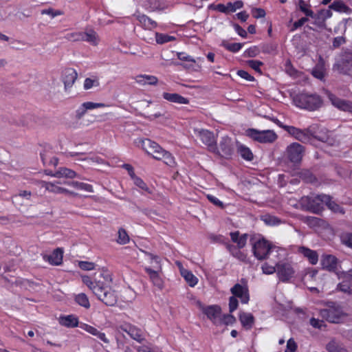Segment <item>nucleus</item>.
<instances>
[{
  "mask_svg": "<svg viewBox=\"0 0 352 352\" xmlns=\"http://www.w3.org/2000/svg\"><path fill=\"white\" fill-rule=\"evenodd\" d=\"M82 281L106 305L113 306L116 304L117 296L109 285L112 281L109 272L102 270L96 273L94 276H82Z\"/></svg>",
  "mask_w": 352,
  "mask_h": 352,
  "instance_id": "1",
  "label": "nucleus"
},
{
  "mask_svg": "<svg viewBox=\"0 0 352 352\" xmlns=\"http://www.w3.org/2000/svg\"><path fill=\"white\" fill-rule=\"evenodd\" d=\"M138 145L145 152L153 156L157 160H162L166 165L173 167L175 164L174 157L168 151L163 149L157 143L150 139H139Z\"/></svg>",
  "mask_w": 352,
  "mask_h": 352,
  "instance_id": "2",
  "label": "nucleus"
},
{
  "mask_svg": "<svg viewBox=\"0 0 352 352\" xmlns=\"http://www.w3.org/2000/svg\"><path fill=\"white\" fill-rule=\"evenodd\" d=\"M294 102L296 107L314 111L320 107L322 100L317 94L300 93L294 96Z\"/></svg>",
  "mask_w": 352,
  "mask_h": 352,
  "instance_id": "3",
  "label": "nucleus"
},
{
  "mask_svg": "<svg viewBox=\"0 0 352 352\" xmlns=\"http://www.w3.org/2000/svg\"><path fill=\"white\" fill-rule=\"evenodd\" d=\"M230 292L233 296L229 299V311L232 313L238 307L239 302L236 298H239L242 303L247 304L250 300V296L248 287L239 283L235 284L230 289Z\"/></svg>",
  "mask_w": 352,
  "mask_h": 352,
  "instance_id": "4",
  "label": "nucleus"
},
{
  "mask_svg": "<svg viewBox=\"0 0 352 352\" xmlns=\"http://www.w3.org/2000/svg\"><path fill=\"white\" fill-rule=\"evenodd\" d=\"M252 251L257 259L264 260L270 253H278L279 248L264 239H259L252 243Z\"/></svg>",
  "mask_w": 352,
  "mask_h": 352,
  "instance_id": "5",
  "label": "nucleus"
},
{
  "mask_svg": "<svg viewBox=\"0 0 352 352\" xmlns=\"http://www.w3.org/2000/svg\"><path fill=\"white\" fill-rule=\"evenodd\" d=\"M323 196H326V195L302 197L300 200V205L302 210L318 214L322 211V205L324 204L322 197Z\"/></svg>",
  "mask_w": 352,
  "mask_h": 352,
  "instance_id": "6",
  "label": "nucleus"
},
{
  "mask_svg": "<svg viewBox=\"0 0 352 352\" xmlns=\"http://www.w3.org/2000/svg\"><path fill=\"white\" fill-rule=\"evenodd\" d=\"M245 135L254 141L262 144H270L275 142L278 138L273 130L259 131L255 129H248Z\"/></svg>",
  "mask_w": 352,
  "mask_h": 352,
  "instance_id": "7",
  "label": "nucleus"
},
{
  "mask_svg": "<svg viewBox=\"0 0 352 352\" xmlns=\"http://www.w3.org/2000/svg\"><path fill=\"white\" fill-rule=\"evenodd\" d=\"M272 120L296 140L303 143H308L312 140V133L308 129L302 130L293 126L284 125L277 119H272Z\"/></svg>",
  "mask_w": 352,
  "mask_h": 352,
  "instance_id": "8",
  "label": "nucleus"
},
{
  "mask_svg": "<svg viewBox=\"0 0 352 352\" xmlns=\"http://www.w3.org/2000/svg\"><path fill=\"white\" fill-rule=\"evenodd\" d=\"M149 256L152 260V263H154L153 267H155L156 270L151 269L150 267H145L144 270L148 274L153 285L157 287L158 289H162L164 287V280L160 274V272H161L160 258L158 256H153V254H149Z\"/></svg>",
  "mask_w": 352,
  "mask_h": 352,
  "instance_id": "9",
  "label": "nucleus"
},
{
  "mask_svg": "<svg viewBox=\"0 0 352 352\" xmlns=\"http://www.w3.org/2000/svg\"><path fill=\"white\" fill-rule=\"evenodd\" d=\"M320 316L331 323H340L345 316L340 307H329L320 311Z\"/></svg>",
  "mask_w": 352,
  "mask_h": 352,
  "instance_id": "10",
  "label": "nucleus"
},
{
  "mask_svg": "<svg viewBox=\"0 0 352 352\" xmlns=\"http://www.w3.org/2000/svg\"><path fill=\"white\" fill-rule=\"evenodd\" d=\"M195 135L206 145L208 149L212 152H216V138L212 132L203 129H195Z\"/></svg>",
  "mask_w": 352,
  "mask_h": 352,
  "instance_id": "11",
  "label": "nucleus"
},
{
  "mask_svg": "<svg viewBox=\"0 0 352 352\" xmlns=\"http://www.w3.org/2000/svg\"><path fill=\"white\" fill-rule=\"evenodd\" d=\"M294 274L295 270L291 263L282 261L276 263V274L280 281L288 282Z\"/></svg>",
  "mask_w": 352,
  "mask_h": 352,
  "instance_id": "12",
  "label": "nucleus"
},
{
  "mask_svg": "<svg viewBox=\"0 0 352 352\" xmlns=\"http://www.w3.org/2000/svg\"><path fill=\"white\" fill-rule=\"evenodd\" d=\"M202 312L215 325H221V308L217 305L201 306Z\"/></svg>",
  "mask_w": 352,
  "mask_h": 352,
  "instance_id": "13",
  "label": "nucleus"
},
{
  "mask_svg": "<svg viewBox=\"0 0 352 352\" xmlns=\"http://www.w3.org/2000/svg\"><path fill=\"white\" fill-rule=\"evenodd\" d=\"M233 152L234 144L232 139L228 136L222 137L219 142V148L217 147V151L214 153L227 158L230 157Z\"/></svg>",
  "mask_w": 352,
  "mask_h": 352,
  "instance_id": "14",
  "label": "nucleus"
},
{
  "mask_svg": "<svg viewBox=\"0 0 352 352\" xmlns=\"http://www.w3.org/2000/svg\"><path fill=\"white\" fill-rule=\"evenodd\" d=\"M286 153L288 159L292 162L297 163L302 160L304 147L297 142H294L287 147Z\"/></svg>",
  "mask_w": 352,
  "mask_h": 352,
  "instance_id": "15",
  "label": "nucleus"
},
{
  "mask_svg": "<svg viewBox=\"0 0 352 352\" xmlns=\"http://www.w3.org/2000/svg\"><path fill=\"white\" fill-rule=\"evenodd\" d=\"M119 329L122 331L126 333L132 339L138 342H141L144 339L142 331L132 324H122L119 327Z\"/></svg>",
  "mask_w": 352,
  "mask_h": 352,
  "instance_id": "16",
  "label": "nucleus"
},
{
  "mask_svg": "<svg viewBox=\"0 0 352 352\" xmlns=\"http://www.w3.org/2000/svg\"><path fill=\"white\" fill-rule=\"evenodd\" d=\"M77 77V72L73 68H67L63 72L62 80L64 83L65 91L73 86Z\"/></svg>",
  "mask_w": 352,
  "mask_h": 352,
  "instance_id": "17",
  "label": "nucleus"
},
{
  "mask_svg": "<svg viewBox=\"0 0 352 352\" xmlns=\"http://www.w3.org/2000/svg\"><path fill=\"white\" fill-rule=\"evenodd\" d=\"M79 327L80 329L85 330L87 333L96 336L97 338L102 341L104 343L109 344L110 342L109 340L107 338L105 333L100 331L96 327L85 323H80Z\"/></svg>",
  "mask_w": 352,
  "mask_h": 352,
  "instance_id": "18",
  "label": "nucleus"
},
{
  "mask_svg": "<svg viewBox=\"0 0 352 352\" xmlns=\"http://www.w3.org/2000/svg\"><path fill=\"white\" fill-rule=\"evenodd\" d=\"M58 322L62 326L67 328L76 327L79 324L78 317L72 314L60 316Z\"/></svg>",
  "mask_w": 352,
  "mask_h": 352,
  "instance_id": "19",
  "label": "nucleus"
},
{
  "mask_svg": "<svg viewBox=\"0 0 352 352\" xmlns=\"http://www.w3.org/2000/svg\"><path fill=\"white\" fill-rule=\"evenodd\" d=\"M63 250L58 248L47 256V261L52 265H60L63 263Z\"/></svg>",
  "mask_w": 352,
  "mask_h": 352,
  "instance_id": "20",
  "label": "nucleus"
},
{
  "mask_svg": "<svg viewBox=\"0 0 352 352\" xmlns=\"http://www.w3.org/2000/svg\"><path fill=\"white\" fill-rule=\"evenodd\" d=\"M298 252L306 257L311 264L316 265L318 263V255L315 250L301 246L298 248Z\"/></svg>",
  "mask_w": 352,
  "mask_h": 352,
  "instance_id": "21",
  "label": "nucleus"
},
{
  "mask_svg": "<svg viewBox=\"0 0 352 352\" xmlns=\"http://www.w3.org/2000/svg\"><path fill=\"white\" fill-rule=\"evenodd\" d=\"M322 265L329 271H335L337 269L338 259L333 255H325L322 259Z\"/></svg>",
  "mask_w": 352,
  "mask_h": 352,
  "instance_id": "22",
  "label": "nucleus"
},
{
  "mask_svg": "<svg viewBox=\"0 0 352 352\" xmlns=\"http://www.w3.org/2000/svg\"><path fill=\"white\" fill-rule=\"evenodd\" d=\"M45 175H51L56 177H66L69 179H73L74 177H78L76 173L72 169L67 168H60L58 171L55 173H52V172H47L45 170Z\"/></svg>",
  "mask_w": 352,
  "mask_h": 352,
  "instance_id": "23",
  "label": "nucleus"
},
{
  "mask_svg": "<svg viewBox=\"0 0 352 352\" xmlns=\"http://www.w3.org/2000/svg\"><path fill=\"white\" fill-rule=\"evenodd\" d=\"M330 99L333 106L336 107L337 108L346 111H351L352 104L350 102L333 96L331 97Z\"/></svg>",
  "mask_w": 352,
  "mask_h": 352,
  "instance_id": "24",
  "label": "nucleus"
},
{
  "mask_svg": "<svg viewBox=\"0 0 352 352\" xmlns=\"http://www.w3.org/2000/svg\"><path fill=\"white\" fill-rule=\"evenodd\" d=\"M239 320L246 329H250L254 322V318L252 314L242 312L239 314Z\"/></svg>",
  "mask_w": 352,
  "mask_h": 352,
  "instance_id": "25",
  "label": "nucleus"
},
{
  "mask_svg": "<svg viewBox=\"0 0 352 352\" xmlns=\"http://www.w3.org/2000/svg\"><path fill=\"white\" fill-rule=\"evenodd\" d=\"M163 98L166 100L177 104H188V100L178 94L164 93Z\"/></svg>",
  "mask_w": 352,
  "mask_h": 352,
  "instance_id": "26",
  "label": "nucleus"
},
{
  "mask_svg": "<svg viewBox=\"0 0 352 352\" xmlns=\"http://www.w3.org/2000/svg\"><path fill=\"white\" fill-rule=\"evenodd\" d=\"M82 41L89 43L92 45H97L100 41V38L98 34L92 30H89L82 33Z\"/></svg>",
  "mask_w": 352,
  "mask_h": 352,
  "instance_id": "27",
  "label": "nucleus"
},
{
  "mask_svg": "<svg viewBox=\"0 0 352 352\" xmlns=\"http://www.w3.org/2000/svg\"><path fill=\"white\" fill-rule=\"evenodd\" d=\"M322 197L323 198L324 204L331 211L340 214L344 213V209L334 201H332L330 196L326 195V196H323Z\"/></svg>",
  "mask_w": 352,
  "mask_h": 352,
  "instance_id": "28",
  "label": "nucleus"
},
{
  "mask_svg": "<svg viewBox=\"0 0 352 352\" xmlns=\"http://www.w3.org/2000/svg\"><path fill=\"white\" fill-rule=\"evenodd\" d=\"M237 151L241 157L245 160L252 161L253 160V153L251 150L246 146L241 144H238Z\"/></svg>",
  "mask_w": 352,
  "mask_h": 352,
  "instance_id": "29",
  "label": "nucleus"
},
{
  "mask_svg": "<svg viewBox=\"0 0 352 352\" xmlns=\"http://www.w3.org/2000/svg\"><path fill=\"white\" fill-rule=\"evenodd\" d=\"M138 21L145 29L151 30L157 26V23L144 14L138 15Z\"/></svg>",
  "mask_w": 352,
  "mask_h": 352,
  "instance_id": "30",
  "label": "nucleus"
},
{
  "mask_svg": "<svg viewBox=\"0 0 352 352\" xmlns=\"http://www.w3.org/2000/svg\"><path fill=\"white\" fill-rule=\"evenodd\" d=\"M136 81L141 85L148 84L154 85L157 83L158 80L155 76L140 75L137 76Z\"/></svg>",
  "mask_w": 352,
  "mask_h": 352,
  "instance_id": "31",
  "label": "nucleus"
},
{
  "mask_svg": "<svg viewBox=\"0 0 352 352\" xmlns=\"http://www.w3.org/2000/svg\"><path fill=\"white\" fill-rule=\"evenodd\" d=\"M65 184L78 190H84L89 192H94L93 186L89 184L74 181L67 182Z\"/></svg>",
  "mask_w": 352,
  "mask_h": 352,
  "instance_id": "32",
  "label": "nucleus"
},
{
  "mask_svg": "<svg viewBox=\"0 0 352 352\" xmlns=\"http://www.w3.org/2000/svg\"><path fill=\"white\" fill-rule=\"evenodd\" d=\"M181 273L189 286L195 287L197 284L198 278L191 272L184 270Z\"/></svg>",
  "mask_w": 352,
  "mask_h": 352,
  "instance_id": "33",
  "label": "nucleus"
},
{
  "mask_svg": "<svg viewBox=\"0 0 352 352\" xmlns=\"http://www.w3.org/2000/svg\"><path fill=\"white\" fill-rule=\"evenodd\" d=\"M327 350L329 352H347V350L339 342L331 340L327 345Z\"/></svg>",
  "mask_w": 352,
  "mask_h": 352,
  "instance_id": "34",
  "label": "nucleus"
},
{
  "mask_svg": "<svg viewBox=\"0 0 352 352\" xmlns=\"http://www.w3.org/2000/svg\"><path fill=\"white\" fill-rule=\"evenodd\" d=\"M261 220L267 226H278L281 223V220L276 216L270 214H264L261 217Z\"/></svg>",
  "mask_w": 352,
  "mask_h": 352,
  "instance_id": "35",
  "label": "nucleus"
},
{
  "mask_svg": "<svg viewBox=\"0 0 352 352\" xmlns=\"http://www.w3.org/2000/svg\"><path fill=\"white\" fill-rule=\"evenodd\" d=\"M221 46L230 52L236 53L242 48L243 45L240 43H229L226 41H223Z\"/></svg>",
  "mask_w": 352,
  "mask_h": 352,
  "instance_id": "36",
  "label": "nucleus"
},
{
  "mask_svg": "<svg viewBox=\"0 0 352 352\" xmlns=\"http://www.w3.org/2000/svg\"><path fill=\"white\" fill-rule=\"evenodd\" d=\"M131 178L133 179L134 184L141 190L147 193L152 192V190L148 187L146 184L140 177L134 175V176L131 177Z\"/></svg>",
  "mask_w": 352,
  "mask_h": 352,
  "instance_id": "37",
  "label": "nucleus"
},
{
  "mask_svg": "<svg viewBox=\"0 0 352 352\" xmlns=\"http://www.w3.org/2000/svg\"><path fill=\"white\" fill-rule=\"evenodd\" d=\"M75 301L76 303H78L79 305L85 307V308H89L90 303L88 299V297L87 295L84 293L78 294L75 297Z\"/></svg>",
  "mask_w": 352,
  "mask_h": 352,
  "instance_id": "38",
  "label": "nucleus"
},
{
  "mask_svg": "<svg viewBox=\"0 0 352 352\" xmlns=\"http://www.w3.org/2000/svg\"><path fill=\"white\" fill-rule=\"evenodd\" d=\"M100 85L98 78L96 76L91 78H87L84 81L83 88L85 90L90 89L94 87H98Z\"/></svg>",
  "mask_w": 352,
  "mask_h": 352,
  "instance_id": "39",
  "label": "nucleus"
},
{
  "mask_svg": "<svg viewBox=\"0 0 352 352\" xmlns=\"http://www.w3.org/2000/svg\"><path fill=\"white\" fill-rule=\"evenodd\" d=\"M177 58L180 60L186 61L188 63L186 65H183V66L186 68H189L192 66V65L195 63V60L190 56L187 55L184 52H177Z\"/></svg>",
  "mask_w": 352,
  "mask_h": 352,
  "instance_id": "40",
  "label": "nucleus"
},
{
  "mask_svg": "<svg viewBox=\"0 0 352 352\" xmlns=\"http://www.w3.org/2000/svg\"><path fill=\"white\" fill-rule=\"evenodd\" d=\"M155 40L158 44H164L175 40V37L162 33H155Z\"/></svg>",
  "mask_w": 352,
  "mask_h": 352,
  "instance_id": "41",
  "label": "nucleus"
},
{
  "mask_svg": "<svg viewBox=\"0 0 352 352\" xmlns=\"http://www.w3.org/2000/svg\"><path fill=\"white\" fill-rule=\"evenodd\" d=\"M228 248L234 257L237 258L240 261H245L246 255L243 252H242L238 248H236L233 245H228Z\"/></svg>",
  "mask_w": 352,
  "mask_h": 352,
  "instance_id": "42",
  "label": "nucleus"
},
{
  "mask_svg": "<svg viewBox=\"0 0 352 352\" xmlns=\"http://www.w3.org/2000/svg\"><path fill=\"white\" fill-rule=\"evenodd\" d=\"M118 237L117 242L120 244H126L129 241V236H128L126 230L123 228H120L118 230Z\"/></svg>",
  "mask_w": 352,
  "mask_h": 352,
  "instance_id": "43",
  "label": "nucleus"
},
{
  "mask_svg": "<svg viewBox=\"0 0 352 352\" xmlns=\"http://www.w3.org/2000/svg\"><path fill=\"white\" fill-rule=\"evenodd\" d=\"M329 8L338 12H347L349 8L342 2L334 1L329 6Z\"/></svg>",
  "mask_w": 352,
  "mask_h": 352,
  "instance_id": "44",
  "label": "nucleus"
},
{
  "mask_svg": "<svg viewBox=\"0 0 352 352\" xmlns=\"http://www.w3.org/2000/svg\"><path fill=\"white\" fill-rule=\"evenodd\" d=\"M318 274V271L314 269H309L305 273L302 278V280L305 284H307L309 281L315 279L316 275Z\"/></svg>",
  "mask_w": 352,
  "mask_h": 352,
  "instance_id": "45",
  "label": "nucleus"
},
{
  "mask_svg": "<svg viewBox=\"0 0 352 352\" xmlns=\"http://www.w3.org/2000/svg\"><path fill=\"white\" fill-rule=\"evenodd\" d=\"M235 318L231 314H222L221 315V324H232L235 322Z\"/></svg>",
  "mask_w": 352,
  "mask_h": 352,
  "instance_id": "46",
  "label": "nucleus"
},
{
  "mask_svg": "<svg viewBox=\"0 0 352 352\" xmlns=\"http://www.w3.org/2000/svg\"><path fill=\"white\" fill-rule=\"evenodd\" d=\"M299 8L306 16H310V17L314 16L313 11L308 8V6L306 4V3L304 1L300 0Z\"/></svg>",
  "mask_w": 352,
  "mask_h": 352,
  "instance_id": "47",
  "label": "nucleus"
},
{
  "mask_svg": "<svg viewBox=\"0 0 352 352\" xmlns=\"http://www.w3.org/2000/svg\"><path fill=\"white\" fill-rule=\"evenodd\" d=\"M82 33L83 32H72L67 34L65 38L70 41H82Z\"/></svg>",
  "mask_w": 352,
  "mask_h": 352,
  "instance_id": "48",
  "label": "nucleus"
},
{
  "mask_svg": "<svg viewBox=\"0 0 352 352\" xmlns=\"http://www.w3.org/2000/svg\"><path fill=\"white\" fill-rule=\"evenodd\" d=\"M247 63L252 69L258 73H261V66L263 65L261 61L257 60H249Z\"/></svg>",
  "mask_w": 352,
  "mask_h": 352,
  "instance_id": "49",
  "label": "nucleus"
},
{
  "mask_svg": "<svg viewBox=\"0 0 352 352\" xmlns=\"http://www.w3.org/2000/svg\"><path fill=\"white\" fill-rule=\"evenodd\" d=\"M85 106V108L87 110H92L97 108L100 107H105L107 105L104 103H98V102H86L82 103Z\"/></svg>",
  "mask_w": 352,
  "mask_h": 352,
  "instance_id": "50",
  "label": "nucleus"
},
{
  "mask_svg": "<svg viewBox=\"0 0 352 352\" xmlns=\"http://www.w3.org/2000/svg\"><path fill=\"white\" fill-rule=\"evenodd\" d=\"M262 271L265 274H272L274 272H276V265L273 266L267 263H265L261 266Z\"/></svg>",
  "mask_w": 352,
  "mask_h": 352,
  "instance_id": "51",
  "label": "nucleus"
},
{
  "mask_svg": "<svg viewBox=\"0 0 352 352\" xmlns=\"http://www.w3.org/2000/svg\"><path fill=\"white\" fill-rule=\"evenodd\" d=\"M310 324L316 329H322L324 327H326V324H324L323 320H320L319 319H316L315 318H311L310 319Z\"/></svg>",
  "mask_w": 352,
  "mask_h": 352,
  "instance_id": "52",
  "label": "nucleus"
},
{
  "mask_svg": "<svg viewBox=\"0 0 352 352\" xmlns=\"http://www.w3.org/2000/svg\"><path fill=\"white\" fill-rule=\"evenodd\" d=\"M341 241L343 244L352 248V233L343 234L341 236Z\"/></svg>",
  "mask_w": 352,
  "mask_h": 352,
  "instance_id": "53",
  "label": "nucleus"
},
{
  "mask_svg": "<svg viewBox=\"0 0 352 352\" xmlns=\"http://www.w3.org/2000/svg\"><path fill=\"white\" fill-rule=\"evenodd\" d=\"M229 12H234L237 9H240L243 6V3L242 1H236L234 3L229 2L228 3Z\"/></svg>",
  "mask_w": 352,
  "mask_h": 352,
  "instance_id": "54",
  "label": "nucleus"
},
{
  "mask_svg": "<svg viewBox=\"0 0 352 352\" xmlns=\"http://www.w3.org/2000/svg\"><path fill=\"white\" fill-rule=\"evenodd\" d=\"M78 267L83 270H92L95 267V264L88 261H79Z\"/></svg>",
  "mask_w": 352,
  "mask_h": 352,
  "instance_id": "55",
  "label": "nucleus"
},
{
  "mask_svg": "<svg viewBox=\"0 0 352 352\" xmlns=\"http://www.w3.org/2000/svg\"><path fill=\"white\" fill-rule=\"evenodd\" d=\"M60 188L61 187L56 186L52 183L45 182V190L57 194H60Z\"/></svg>",
  "mask_w": 352,
  "mask_h": 352,
  "instance_id": "56",
  "label": "nucleus"
},
{
  "mask_svg": "<svg viewBox=\"0 0 352 352\" xmlns=\"http://www.w3.org/2000/svg\"><path fill=\"white\" fill-rule=\"evenodd\" d=\"M338 288L340 291L347 294H350L351 291V285L346 280H344L342 283H339L338 285Z\"/></svg>",
  "mask_w": 352,
  "mask_h": 352,
  "instance_id": "57",
  "label": "nucleus"
},
{
  "mask_svg": "<svg viewBox=\"0 0 352 352\" xmlns=\"http://www.w3.org/2000/svg\"><path fill=\"white\" fill-rule=\"evenodd\" d=\"M285 72L290 76H294L296 74V70L292 66L291 61L287 60L285 63Z\"/></svg>",
  "mask_w": 352,
  "mask_h": 352,
  "instance_id": "58",
  "label": "nucleus"
},
{
  "mask_svg": "<svg viewBox=\"0 0 352 352\" xmlns=\"http://www.w3.org/2000/svg\"><path fill=\"white\" fill-rule=\"evenodd\" d=\"M207 198L214 205L218 206L219 208H224V204L222 201H221L218 198H217L216 197L213 196V195H207Z\"/></svg>",
  "mask_w": 352,
  "mask_h": 352,
  "instance_id": "59",
  "label": "nucleus"
},
{
  "mask_svg": "<svg viewBox=\"0 0 352 352\" xmlns=\"http://www.w3.org/2000/svg\"><path fill=\"white\" fill-rule=\"evenodd\" d=\"M237 74L242 78L248 80V81H254V78L252 75H250L248 72L245 70H239L237 72Z\"/></svg>",
  "mask_w": 352,
  "mask_h": 352,
  "instance_id": "60",
  "label": "nucleus"
},
{
  "mask_svg": "<svg viewBox=\"0 0 352 352\" xmlns=\"http://www.w3.org/2000/svg\"><path fill=\"white\" fill-rule=\"evenodd\" d=\"M296 347L297 346L295 341L292 338H290L287 342V348L285 352H294Z\"/></svg>",
  "mask_w": 352,
  "mask_h": 352,
  "instance_id": "61",
  "label": "nucleus"
},
{
  "mask_svg": "<svg viewBox=\"0 0 352 352\" xmlns=\"http://www.w3.org/2000/svg\"><path fill=\"white\" fill-rule=\"evenodd\" d=\"M346 43V38L344 36H338L335 37L333 41V47L334 48H338L340 45L344 44Z\"/></svg>",
  "mask_w": 352,
  "mask_h": 352,
  "instance_id": "62",
  "label": "nucleus"
},
{
  "mask_svg": "<svg viewBox=\"0 0 352 352\" xmlns=\"http://www.w3.org/2000/svg\"><path fill=\"white\" fill-rule=\"evenodd\" d=\"M252 13L256 19L263 18L265 16V11L262 8H254Z\"/></svg>",
  "mask_w": 352,
  "mask_h": 352,
  "instance_id": "63",
  "label": "nucleus"
},
{
  "mask_svg": "<svg viewBox=\"0 0 352 352\" xmlns=\"http://www.w3.org/2000/svg\"><path fill=\"white\" fill-rule=\"evenodd\" d=\"M312 74L314 77L320 80H322L324 76V73L322 68H314L312 71Z\"/></svg>",
  "mask_w": 352,
  "mask_h": 352,
  "instance_id": "64",
  "label": "nucleus"
}]
</instances>
